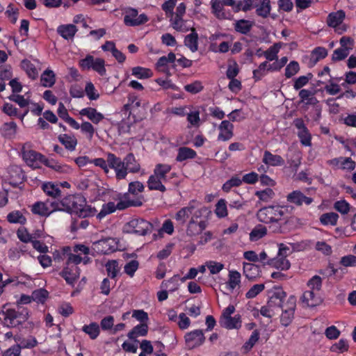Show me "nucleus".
Instances as JSON below:
<instances>
[{
    "mask_svg": "<svg viewBox=\"0 0 356 356\" xmlns=\"http://www.w3.org/2000/svg\"><path fill=\"white\" fill-rule=\"evenodd\" d=\"M29 318V312L26 308H8L3 305L0 311V321L8 327H17L24 323Z\"/></svg>",
    "mask_w": 356,
    "mask_h": 356,
    "instance_id": "1",
    "label": "nucleus"
},
{
    "mask_svg": "<svg viewBox=\"0 0 356 356\" xmlns=\"http://www.w3.org/2000/svg\"><path fill=\"white\" fill-rule=\"evenodd\" d=\"M288 211L287 207L278 205L264 207L257 213V218L259 222L265 224L279 223L284 219Z\"/></svg>",
    "mask_w": 356,
    "mask_h": 356,
    "instance_id": "2",
    "label": "nucleus"
},
{
    "mask_svg": "<svg viewBox=\"0 0 356 356\" xmlns=\"http://www.w3.org/2000/svg\"><path fill=\"white\" fill-rule=\"evenodd\" d=\"M80 66L83 70H93L100 76H104L106 73L105 68V60L101 58H95L91 55H88L83 59L80 60Z\"/></svg>",
    "mask_w": 356,
    "mask_h": 356,
    "instance_id": "3",
    "label": "nucleus"
},
{
    "mask_svg": "<svg viewBox=\"0 0 356 356\" xmlns=\"http://www.w3.org/2000/svg\"><path fill=\"white\" fill-rule=\"evenodd\" d=\"M127 232L140 236L150 234L153 229V225L149 221L143 218H134L127 225Z\"/></svg>",
    "mask_w": 356,
    "mask_h": 356,
    "instance_id": "4",
    "label": "nucleus"
},
{
    "mask_svg": "<svg viewBox=\"0 0 356 356\" xmlns=\"http://www.w3.org/2000/svg\"><path fill=\"white\" fill-rule=\"evenodd\" d=\"M92 249L100 254H108L118 249V241L115 238H106L92 243Z\"/></svg>",
    "mask_w": 356,
    "mask_h": 356,
    "instance_id": "5",
    "label": "nucleus"
},
{
    "mask_svg": "<svg viewBox=\"0 0 356 356\" xmlns=\"http://www.w3.org/2000/svg\"><path fill=\"white\" fill-rule=\"evenodd\" d=\"M107 162L109 169L111 168L115 171V178L118 180L124 179L127 177V172L124 159L122 160L115 154L108 152L107 153Z\"/></svg>",
    "mask_w": 356,
    "mask_h": 356,
    "instance_id": "6",
    "label": "nucleus"
},
{
    "mask_svg": "<svg viewBox=\"0 0 356 356\" xmlns=\"http://www.w3.org/2000/svg\"><path fill=\"white\" fill-rule=\"evenodd\" d=\"M107 162L109 169L111 168L115 171V178L118 180L124 179L127 177V172L124 159L122 160L115 154L108 152L107 153Z\"/></svg>",
    "mask_w": 356,
    "mask_h": 356,
    "instance_id": "7",
    "label": "nucleus"
},
{
    "mask_svg": "<svg viewBox=\"0 0 356 356\" xmlns=\"http://www.w3.org/2000/svg\"><path fill=\"white\" fill-rule=\"evenodd\" d=\"M85 203V199L80 195H69L62 199L63 211L67 213L79 212L81 205Z\"/></svg>",
    "mask_w": 356,
    "mask_h": 356,
    "instance_id": "8",
    "label": "nucleus"
},
{
    "mask_svg": "<svg viewBox=\"0 0 356 356\" xmlns=\"http://www.w3.org/2000/svg\"><path fill=\"white\" fill-rule=\"evenodd\" d=\"M345 17V12L342 10L331 13L327 16V24L334 28L337 33L342 34L346 31V26L342 24Z\"/></svg>",
    "mask_w": 356,
    "mask_h": 356,
    "instance_id": "9",
    "label": "nucleus"
},
{
    "mask_svg": "<svg viewBox=\"0 0 356 356\" xmlns=\"http://www.w3.org/2000/svg\"><path fill=\"white\" fill-rule=\"evenodd\" d=\"M274 296H279L280 302L276 305V308H280L282 312L296 311V298L293 296L286 298V293L282 289L277 290L273 293Z\"/></svg>",
    "mask_w": 356,
    "mask_h": 356,
    "instance_id": "10",
    "label": "nucleus"
},
{
    "mask_svg": "<svg viewBox=\"0 0 356 356\" xmlns=\"http://www.w3.org/2000/svg\"><path fill=\"white\" fill-rule=\"evenodd\" d=\"M148 20L149 18L145 14L138 15V10L132 8H129L126 10V14L124 17V23L129 26H140L146 23Z\"/></svg>",
    "mask_w": 356,
    "mask_h": 356,
    "instance_id": "11",
    "label": "nucleus"
},
{
    "mask_svg": "<svg viewBox=\"0 0 356 356\" xmlns=\"http://www.w3.org/2000/svg\"><path fill=\"white\" fill-rule=\"evenodd\" d=\"M184 339L186 346L190 350L201 346L205 340V337L202 330H195L187 332L184 336Z\"/></svg>",
    "mask_w": 356,
    "mask_h": 356,
    "instance_id": "12",
    "label": "nucleus"
},
{
    "mask_svg": "<svg viewBox=\"0 0 356 356\" xmlns=\"http://www.w3.org/2000/svg\"><path fill=\"white\" fill-rule=\"evenodd\" d=\"M294 126L298 129V136L302 145L311 146L312 136L302 119L297 118L293 121Z\"/></svg>",
    "mask_w": 356,
    "mask_h": 356,
    "instance_id": "13",
    "label": "nucleus"
},
{
    "mask_svg": "<svg viewBox=\"0 0 356 356\" xmlns=\"http://www.w3.org/2000/svg\"><path fill=\"white\" fill-rule=\"evenodd\" d=\"M279 296H275L273 293L270 297L266 305L261 307L259 311H256L254 312V316H258L259 313L261 314L263 316L270 318L275 314V309L276 308V305L280 302V300H278Z\"/></svg>",
    "mask_w": 356,
    "mask_h": 356,
    "instance_id": "14",
    "label": "nucleus"
},
{
    "mask_svg": "<svg viewBox=\"0 0 356 356\" xmlns=\"http://www.w3.org/2000/svg\"><path fill=\"white\" fill-rule=\"evenodd\" d=\"M22 156L25 162L30 166L34 168L39 167V165L42 163V159H44V155L32 149H25L23 147Z\"/></svg>",
    "mask_w": 356,
    "mask_h": 356,
    "instance_id": "15",
    "label": "nucleus"
},
{
    "mask_svg": "<svg viewBox=\"0 0 356 356\" xmlns=\"http://www.w3.org/2000/svg\"><path fill=\"white\" fill-rule=\"evenodd\" d=\"M60 275L65 279L68 284L73 286L79 277L80 270L78 266L75 265H66L60 273Z\"/></svg>",
    "mask_w": 356,
    "mask_h": 356,
    "instance_id": "16",
    "label": "nucleus"
},
{
    "mask_svg": "<svg viewBox=\"0 0 356 356\" xmlns=\"http://www.w3.org/2000/svg\"><path fill=\"white\" fill-rule=\"evenodd\" d=\"M218 140L227 141L234 136V125L229 120H222L218 127Z\"/></svg>",
    "mask_w": 356,
    "mask_h": 356,
    "instance_id": "17",
    "label": "nucleus"
},
{
    "mask_svg": "<svg viewBox=\"0 0 356 356\" xmlns=\"http://www.w3.org/2000/svg\"><path fill=\"white\" fill-rule=\"evenodd\" d=\"M286 200L296 206H301L303 203L307 205H309L313 202V199L312 197L305 196L300 191H293L289 193L286 196Z\"/></svg>",
    "mask_w": 356,
    "mask_h": 356,
    "instance_id": "18",
    "label": "nucleus"
},
{
    "mask_svg": "<svg viewBox=\"0 0 356 356\" xmlns=\"http://www.w3.org/2000/svg\"><path fill=\"white\" fill-rule=\"evenodd\" d=\"M302 301L308 307H316L320 305L322 302L320 291L309 289L305 291L302 296Z\"/></svg>",
    "mask_w": 356,
    "mask_h": 356,
    "instance_id": "19",
    "label": "nucleus"
},
{
    "mask_svg": "<svg viewBox=\"0 0 356 356\" xmlns=\"http://www.w3.org/2000/svg\"><path fill=\"white\" fill-rule=\"evenodd\" d=\"M197 202L195 200L189 202L188 206L181 208L175 215V219L181 225H184L196 207Z\"/></svg>",
    "mask_w": 356,
    "mask_h": 356,
    "instance_id": "20",
    "label": "nucleus"
},
{
    "mask_svg": "<svg viewBox=\"0 0 356 356\" xmlns=\"http://www.w3.org/2000/svg\"><path fill=\"white\" fill-rule=\"evenodd\" d=\"M254 26V22L253 21L244 19L235 20L233 23L234 31L236 33L245 35L250 34Z\"/></svg>",
    "mask_w": 356,
    "mask_h": 356,
    "instance_id": "21",
    "label": "nucleus"
},
{
    "mask_svg": "<svg viewBox=\"0 0 356 356\" xmlns=\"http://www.w3.org/2000/svg\"><path fill=\"white\" fill-rule=\"evenodd\" d=\"M241 275L239 272L235 270L229 271L228 279L226 282V288L230 292H233L234 290L239 289L241 283Z\"/></svg>",
    "mask_w": 356,
    "mask_h": 356,
    "instance_id": "22",
    "label": "nucleus"
},
{
    "mask_svg": "<svg viewBox=\"0 0 356 356\" xmlns=\"http://www.w3.org/2000/svg\"><path fill=\"white\" fill-rule=\"evenodd\" d=\"M56 31L65 40H71L78 31V29L72 24H61L58 26Z\"/></svg>",
    "mask_w": 356,
    "mask_h": 356,
    "instance_id": "23",
    "label": "nucleus"
},
{
    "mask_svg": "<svg viewBox=\"0 0 356 356\" xmlns=\"http://www.w3.org/2000/svg\"><path fill=\"white\" fill-rule=\"evenodd\" d=\"M79 115L86 116L94 124H99L104 119L102 113L98 112L95 108L92 107H87L79 111Z\"/></svg>",
    "mask_w": 356,
    "mask_h": 356,
    "instance_id": "24",
    "label": "nucleus"
},
{
    "mask_svg": "<svg viewBox=\"0 0 356 356\" xmlns=\"http://www.w3.org/2000/svg\"><path fill=\"white\" fill-rule=\"evenodd\" d=\"M58 140L67 150L73 152L76 149L78 141L74 134H61L58 136Z\"/></svg>",
    "mask_w": 356,
    "mask_h": 356,
    "instance_id": "25",
    "label": "nucleus"
},
{
    "mask_svg": "<svg viewBox=\"0 0 356 356\" xmlns=\"http://www.w3.org/2000/svg\"><path fill=\"white\" fill-rule=\"evenodd\" d=\"M141 102L139 97L134 93H130L128 95V101L123 107V111L129 113V115L134 114L136 110L140 106Z\"/></svg>",
    "mask_w": 356,
    "mask_h": 356,
    "instance_id": "26",
    "label": "nucleus"
},
{
    "mask_svg": "<svg viewBox=\"0 0 356 356\" xmlns=\"http://www.w3.org/2000/svg\"><path fill=\"white\" fill-rule=\"evenodd\" d=\"M262 161L266 165L270 166H281L284 164V160L281 156L273 154L268 150L264 152Z\"/></svg>",
    "mask_w": 356,
    "mask_h": 356,
    "instance_id": "27",
    "label": "nucleus"
},
{
    "mask_svg": "<svg viewBox=\"0 0 356 356\" xmlns=\"http://www.w3.org/2000/svg\"><path fill=\"white\" fill-rule=\"evenodd\" d=\"M33 214L40 216H49L51 214L50 207H49V200L46 202H36L31 208Z\"/></svg>",
    "mask_w": 356,
    "mask_h": 356,
    "instance_id": "28",
    "label": "nucleus"
},
{
    "mask_svg": "<svg viewBox=\"0 0 356 356\" xmlns=\"http://www.w3.org/2000/svg\"><path fill=\"white\" fill-rule=\"evenodd\" d=\"M190 31L191 33L185 36L184 42L192 52H195L198 50V34L195 28Z\"/></svg>",
    "mask_w": 356,
    "mask_h": 356,
    "instance_id": "29",
    "label": "nucleus"
},
{
    "mask_svg": "<svg viewBox=\"0 0 356 356\" xmlns=\"http://www.w3.org/2000/svg\"><path fill=\"white\" fill-rule=\"evenodd\" d=\"M172 170V165L168 163H157L153 170V174L163 182L168 179V175Z\"/></svg>",
    "mask_w": 356,
    "mask_h": 356,
    "instance_id": "30",
    "label": "nucleus"
},
{
    "mask_svg": "<svg viewBox=\"0 0 356 356\" xmlns=\"http://www.w3.org/2000/svg\"><path fill=\"white\" fill-rule=\"evenodd\" d=\"M56 80V74L49 68L46 69L40 76V84L44 88H51Z\"/></svg>",
    "mask_w": 356,
    "mask_h": 356,
    "instance_id": "31",
    "label": "nucleus"
},
{
    "mask_svg": "<svg viewBox=\"0 0 356 356\" xmlns=\"http://www.w3.org/2000/svg\"><path fill=\"white\" fill-rule=\"evenodd\" d=\"M124 161L127 172L131 173H137L140 170V165L136 161L134 154L129 153L124 158Z\"/></svg>",
    "mask_w": 356,
    "mask_h": 356,
    "instance_id": "32",
    "label": "nucleus"
},
{
    "mask_svg": "<svg viewBox=\"0 0 356 356\" xmlns=\"http://www.w3.org/2000/svg\"><path fill=\"white\" fill-rule=\"evenodd\" d=\"M163 181L159 179L154 174L151 175L147 181V185L149 191H158L161 193L166 191V188Z\"/></svg>",
    "mask_w": 356,
    "mask_h": 356,
    "instance_id": "33",
    "label": "nucleus"
},
{
    "mask_svg": "<svg viewBox=\"0 0 356 356\" xmlns=\"http://www.w3.org/2000/svg\"><path fill=\"white\" fill-rule=\"evenodd\" d=\"M196 156L197 153L193 149L188 147H181L177 149L176 161L177 162H182L187 159H194Z\"/></svg>",
    "mask_w": 356,
    "mask_h": 356,
    "instance_id": "34",
    "label": "nucleus"
},
{
    "mask_svg": "<svg viewBox=\"0 0 356 356\" xmlns=\"http://www.w3.org/2000/svg\"><path fill=\"white\" fill-rule=\"evenodd\" d=\"M267 264L282 270H288L290 268V262L284 256L277 254L275 258L271 259L267 261Z\"/></svg>",
    "mask_w": 356,
    "mask_h": 356,
    "instance_id": "35",
    "label": "nucleus"
},
{
    "mask_svg": "<svg viewBox=\"0 0 356 356\" xmlns=\"http://www.w3.org/2000/svg\"><path fill=\"white\" fill-rule=\"evenodd\" d=\"M211 10L213 15L219 19L228 18V14L225 12L224 6L220 0H211Z\"/></svg>",
    "mask_w": 356,
    "mask_h": 356,
    "instance_id": "36",
    "label": "nucleus"
},
{
    "mask_svg": "<svg viewBox=\"0 0 356 356\" xmlns=\"http://www.w3.org/2000/svg\"><path fill=\"white\" fill-rule=\"evenodd\" d=\"M220 324L222 327L227 329H238L241 327V316L237 314L234 317L225 318V320H220Z\"/></svg>",
    "mask_w": 356,
    "mask_h": 356,
    "instance_id": "37",
    "label": "nucleus"
},
{
    "mask_svg": "<svg viewBox=\"0 0 356 356\" xmlns=\"http://www.w3.org/2000/svg\"><path fill=\"white\" fill-rule=\"evenodd\" d=\"M81 330L88 334L90 339H96L100 334V327L96 322H92L88 325H84Z\"/></svg>",
    "mask_w": 356,
    "mask_h": 356,
    "instance_id": "38",
    "label": "nucleus"
},
{
    "mask_svg": "<svg viewBox=\"0 0 356 356\" xmlns=\"http://www.w3.org/2000/svg\"><path fill=\"white\" fill-rule=\"evenodd\" d=\"M42 189L47 195L54 198L59 197L61 193L58 186L52 182L43 183Z\"/></svg>",
    "mask_w": 356,
    "mask_h": 356,
    "instance_id": "39",
    "label": "nucleus"
},
{
    "mask_svg": "<svg viewBox=\"0 0 356 356\" xmlns=\"http://www.w3.org/2000/svg\"><path fill=\"white\" fill-rule=\"evenodd\" d=\"M256 13L257 15L266 18L270 12V0H261L259 4H255Z\"/></svg>",
    "mask_w": 356,
    "mask_h": 356,
    "instance_id": "40",
    "label": "nucleus"
},
{
    "mask_svg": "<svg viewBox=\"0 0 356 356\" xmlns=\"http://www.w3.org/2000/svg\"><path fill=\"white\" fill-rule=\"evenodd\" d=\"M148 326L146 323H141L135 326L127 334L130 339H135L138 337H143L147 334Z\"/></svg>",
    "mask_w": 356,
    "mask_h": 356,
    "instance_id": "41",
    "label": "nucleus"
},
{
    "mask_svg": "<svg viewBox=\"0 0 356 356\" xmlns=\"http://www.w3.org/2000/svg\"><path fill=\"white\" fill-rule=\"evenodd\" d=\"M270 71L268 61L262 62L257 69L253 70V79L257 81L261 80Z\"/></svg>",
    "mask_w": 356,
    "mask_h": 356,
    "instance_id": "42",
    "label": "nucleus"
},
{
    "mask_svg": "<svg viewBox=\"0 0 356 356\" xmlns=\"http://www.w3.org/2000/svg\"><path fill=\"white\" fill-rule=\"evenodd\" d=\"M339 215L334 212L325 213L321 216L320 222L324 225H336Z\"/></svg>",
    "mask_w": 356,
    "mask_h": 356,
    "instance_id": "43",
    "label": "nucleus"
},
{
    "mask_svg": "<svg viewBox=\"0 0 356 356\" xmlns=\"http://www.w3.org/2000/svg\"><path fill=\"white\" fill-rule=\"evenodd\" d=\"M132 75L138 79H148L152 76L153 73L150 69L143 67H134L131 70Z\"/></svg>",
    "mask_w": 356,
    "mask_h": 356,
    "instance_id": "44",
    "label": "nucleus"
},
{
    "mask_svg": "<svg viewBox=\"0 0 356 356\" xmlns=\"http://www.w3.org/2000/svg\"><path fill=\"white\" fill-rule=\"evenodd\" d=\"M7 220L10 223L24 225L26 222V218L21 211H13L8 214Z\"/></svg>",
    "mask_w": 356,
    "mask_h": 356,
    "instance_id": "45",
    "label": "nucleus"
},
{
    "mask_svg": "<svg viewBox=\"0 0 356 356\" xmlns=\"http://www.w3.org/2000/svg\"><path fill=\"white\" fill-rule=\"evenodd\" d=\"M267 234V229L262 225H257L250 233V239L252 241H256Z\"/></svg>",
    "mask_w": 356,
    "mask_h": 356,
    "instance_id": "46",
    "label": "nucleus"
},
{
    "mask_svg": "<svg viewBox=\"0 0 356 356\" xmlns=\"http://www.w3.org/2000/svg\"><path fill=\"white\" fill-rule=\"evenodd\" d=\"M259 268L251 263H243V274L249 280H252L258 274Z\"/></svg>",
    "mask_w": 356,
    "mask_h": 356,
    "instance_id": "47",
    "label": "nucleus"
},
{
    "mask_svg": "<svg viewBox=\"0 0 356 356\" xmlns=\"http://www.w3.org/2000/svg\"><path fill=\"white\" fill-rule=\"evenodd\" d=\"M116 210L117 207L114 202H109L106 204H104L101 211L97 214V218L101 220L108 214L115 212Z\"/></svg>",
    "mask_w": 356,
    "mask_h": 356,
    "instance_id": "48",
    "label": "nucleus"
},
{
    "mask_svg": "<svg viewBox=\"0 0 356 356\" xmlns=\"http://www.w3.org/2000/svg\"><path fill=\"white\" fill-rule=\"evenodd\" d=\"M254 195L259 198L260 201L268 202L274 197L275 192L270 188H267L264 190L257 191Z\"/></svg>",
    "mask_w": 356,
    "mask_h": 356,
    "instance_id": "49",
    "label": "nucleus"
},
{
    "mask_svg": "<svg viewBox=\"0 0 356 356\" xmlns=\"http://www.w3.org/2000/svg\"><path fill=\"white\" fill-rule=\"evenodd\" d=\"M70 248L69 247H66V248H63L64 254H67V260L65 262V265H68V266L75 265L77 266V265L79 264L80 263H81V261H82L81 257L78 254H73L71 252L68 253V252H70Z\"/></svg>",
    "mask_w": 356,
    "mask_h": 356,
    "instance_id": "50",
    "label": "nucleus"
},
{
    "mask_svg": "<svg viewBox=\"0 0 356 356\" xmlns=\"http://www.w3.org/2000/svg\"><path fill=\"white\" fill-rule=\"evenodd\" d=\"M314 94L312 90L302 89L300 90L298 96L301 102H305L307 104L315 103L316 99L314 97Z\"/></svg>",
    "mask_w": 356,
    "mask_h": 356,
    "instance_id": "51",
    "label": "nucleus"
},
{
    "mask_svg": "<svg viewBox=\"0 0 356 356\" xmlns=\"http://www.w3.org/2000/svg\"><path fill=\"white\" fill-rule=\"evenodd\" d=\"M143 204L140 199L120 200L116 204L117 209L124 210L130 207H140Z\"/></svg>",
    "mask_w": 356,
    "mask_h": 356,
    "instance_id": "52",
    "label": "nucleus"
},
{
    "mask_svg": "<svg viewBox=\"0 0 356 356\" xmlns=\"http://www.w3.org/2000/svg\"><path fill=\"white\" fill-rule=\"evenodd\" d=\"M178 276L175 275L168 280L163 281L161 287L164 289H168L169 291L173 292L178 289Z\"/></svg>",
    "mask_w": 356,
    "mask_h": 356,
    "instance_id": "53",
    "label": "nucleus"
},
{
    "mask_svg": "<svg viewBox=\"0 0 356 356\" xmlns=\"http://www.w3.org/2000/svg\"><path fill=\"white\" fill-rule=\"evenodd\" d=\"M313 75L311 73H308L306 75L300 76L294 79L293 88L296 90H300L302 87L307 85L309 80L312 79Z\"/></svg>",
    "mask_w": 356,
    "mask_h": 356,
    "instance_id": "54",
    "label": "nucleus"
},
{
    "mask_svg": "<svg viewBox=\"0 0 356 356\" xmlns=\"http://www.w3.org/2000/svg\"><path fill=\"white\" fill-rule=\"evenodd\" d=\"M22 67L26 71L28 76L31 79H35L38 77V73L35 65L29 60L22 61Z\"/></svg>",
    "mask_w": 356,
    "mask_h": 356,
    "instance_id": "55",
    "label": "nucleus"
},
{
    "mask_svg": "<svg viewBox=\"0 0 356 356\" xmlns=\"http://www.w3.org/2000/svg\"><path fill=\"white\" fill-rule=\"evenodd\" d=\"M215 213L218 218H225L227 216V202L224 199H220L216 204Z\"/></svg>",
    "mask_w": 356,
    "mask_h": 356,
    "instance_id": "56",
    "label": "nucleus"
},
{
    "mask_svg": "<svg viewBox=\"0 0 356 356\" xmlns=\"http://www.w3.org/2000/svg\"><path fill=\"white\" fill-rule=\"evenodd\" d=\"M241 184L242 180L237 176H233L222 185V189L228 193L233 187H238Z\"/></svg>",
    "mask_w": 356,
    "mask_h": 356,
    "instance_id": "57",
    "label": "nucleus"
},
{
    "mask_svg": "<svg viewBox=\"0 0 356 356\" xmlns=\"http://www.w3.org/2000/svg\"><path fill=\"white\" fill-rule=\"evenodd\" d=\"M300 70V65L297 61H291L285 68L284 75L289 79L296 75Z\"/></svg>",
    "mask_w": 356,
    "mask_h": 356,
    "instance_id": "58",
    "label": "nucleus"
},
{
    "mask_svg": "<svg viewBox=\"0 0 356 356\" xmlns=\"http://www.w3.org/2000/svg\"><path fill=\"white\" fill-rule=\"evenodd\" d=\"M79 129L83 134H86L88 140H92L95 132V129L90 122L86 121L82 122Z\"/></svg>",
    "mask_w": 356,
    "mask_h": 356,
    "instance_id": "59",
    "label": "nucleus"
},
{
    "mask_svg": "<svg viewBox=\"0 0 356 356\" xmlns=\"http://www.w3.org/2000/svg\"><path fill=\"white\" fill-rule=\"evenodd\" d=\"M106 269L108 275L111 278H115L120 270L118 262L115 260L108 261L106 264Z\"/></svg>",
    "mask_w": 356,
    "mask_h": 356,
    "instance_id": "60",
    "label": "nucleus"
},
{
    "mask_svg": "<svg viewBox=\"0 0 356 356\" xmlns=\"http://www.w3.org/2000/svg\"><path fill=\"white\" fill-rule=\"evenodd\" d=\"M38 341L35 337L29 336L27 338L22 339L19 341V343L17 344L20 350L22 348H33L38 345Z\"/></svg>",
    "mask_w": 356,
    "mask_h": 356,
    "instance_id": "61",
    "label": "nucleus"
},
{
    "mask_svg": "<svg viewBox=\"0 0 356 356\" xmlns=\"http://www.w3.org/2000/svg\"><path fill=\"white\" fill-rule=\"evenodd\" d=\"M48 291L44 289L35 290L32 293V300L35 302L44 303L48 297Z\"/></svg>",
    "mask_w": 356,
    "mask_h": 356,
    "instance_id": "62",
    "label": "nucleus"
},
{
    "mask_svg": "<svg viewBox=\"0 0 356 356\" xmlns=\"http://www.w3.org/2000/svg\"><path fill=\"white\" fill-rule=\"evenodd\" d=\"M280 51V47L277 44H273L270 48H268L266 51H264V56L266 58L267 60L273 61L275 60H277V54Z\"/></svg>",
    "mask_w": 356,
    "mask_h": 356,
    "instance_id": "63",
    "label": "nucleus"
},
{
    "mask_svg": "<svg viewBox=\"0 0 356 356\" xmlns=\"http://www.w3.org/2000/svg\"><path fill=\"white\" fill-rule=\"evenodd\" d=\"M307 285L309 290L321 291L322 288V279L318 275H314L309 280Z\"/></svg>",
    "mask_w": 356,
    "mask_h": 356,
    "instance_id": "64",
    "label": "nucleus"
}]
</instances>
